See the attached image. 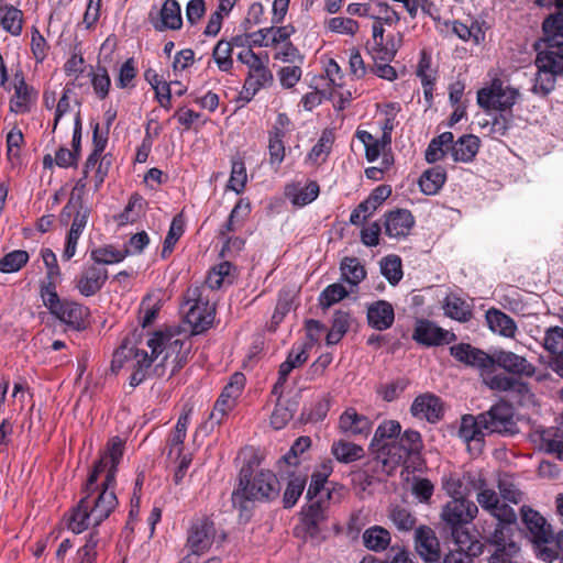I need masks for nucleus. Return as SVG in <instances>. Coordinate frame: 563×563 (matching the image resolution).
Returning <instances> with one entry per match:
<instances>
[{
    "mask_svg": "<svg viewBox=\"0 0 563 563\" xmlns=\"http://www.w3.org/2000/svg\"><path fill=\"white\" fill-rule=\"evenodd\" d=\"M486 322L488 328L499 335L506 338H514L517 332V324L515 320L503 312L501 310L492 308L486 311Z\"/></svg>",
    "mask_w": 563,
    "mask_h": 563,
    "instance_id": "nucleus-34",
    "label": "nucleus"
},
{
    "mask_svg": "<svg viewBox=\"0 0 563 563\" xmlns=\"http://www.w3.org/2000/svg\"><path fill=\"white\" fill-rule=\"evenodd\" d=\"M520 512L537 558L545 562H552L555 556L553 548L555 537H553L551 526L544 517L528 506H522Z\"/></svg>",
    "mask_w": 563,
    "mask_h": 563,
    "instance_id": "nucleus-4",
    "label": "nucleus"
},
{
    "mask_svg": "<svg viewBox=\"0 0 563 563\" xmlns=\"http://www.w3.org/2000/svg\"><path fill=\"white\" fill-rule=\"evenodd\" d=\"M327 518V505L322 497L316 500H309V504L302 508L301 522L306 532L311 538H316L320 533V527Z\"/></svg>",
    "mask_w": 563,
    "mask_h": 563,
    "instance_id": "nucleus-26",
    "label": "nucleus"
},
{
    "mask_svg": "<svg viewBox=\"0 0 563 563\" xmlns=\"http://www.w3.org/2000/svg\"><path fill=\"white\" fill-rule=\"evenodd\" d=\"M446 180V172L442 166L431 167L422 173L419 187L424 195L432 196L440 191Z\"/></svg>",
    "mask_w": 563,
    "mask_h": 563,
    "instance_id": "nucleus-36",
    "label": "nucleus"
},
{
    "mask_svg": "<svg viewBox=\"0 0 563 563\" xmlns=\"http://www.w3.org/2000/svg\"><path fill=\"white\" fill-rule=\"evenodd\" d=\"M412 339L424 346H439L450 344L456 340V335L438 327L428 319H419L416 322Z\"/></svg>",
    "mask_w": 563,
    "mask_h": 563,
    "instance_id": "nucleus-15",
    "label": "nucleus"
},
{
    "mask_svg": "<svg viewBox=\"0 0 563 563\" xmlns=\"http://www.w3.org/2000/svg\"><path fill=\"white\" fill-rule=\"evenodd\" d=\"M519 96L518 89L505 86L500 79H494L488 87L477 91V104L484 110L506 112L511 110Z\"/></svg>",
    "mask_w": 563,
    "mask_h": 563,
    "instance_id": "nucleus-8",
    "label": "nucleus"
},
{
    "mask_svg": "<svg viewBox=\"0 0 563 563\" xmlns=\"http://www.w3.org/2000/svg\"><path fill=\"white\" fill-rule=\"evenodd\" d=\"M497 366L508 374L518 377H532L536 374V366L525 356L511 351L499 350L493 353V368Z\"/></svg>",
    "mask_w": 563,
    "mask_h": 563,
    "instance_id": "nucleus-16",
    "label": "nucleus"
},
{
    "mask_svg": "<svg viewBox=\"0 0 563 563\" xmlns=\"http://www.w3.org/2000/svg\"><path fill=\"white\" fill-rule=\"evenodd\" d=\"M235 401V399L231 397L227 398L224 393H221L213 406V410L209 416L211 428H213L216 424L219 426L222 422L223 418L234 408Z\"/></svg>",
    "mask_w": 563,
    "mask_h": 563,
    "instance_id": "nucleus-58",
    "label": "nucleus"
},
{
    "mask_svg": "<svg viewBox=\"0 0 563 563\" xmlns=\"http://www.w3.org/2000/svg\"><path fill=\"white\" fill-rule=\"evenodd\" d=\"M306 478L296 476L289 479L284 493L283 504L285 508H291L296 505L303 493Z\"/></svg>",
    "mask_w": 563,
    "mask_h": 563,
    "instance_id": "nucleus-59",
    "label": "nucleus"
},
{
    "mask_svg": "<svg viewBox=\"0 0 563 563\" xmlns=\"http://www.w3.org/2000/svg\"><path fill=\"white\" fill-rule=\"evenodd\" d=\"M542 446L548 453L556 454L563 461V440L559 435V429H547L541 433Z\"/></svg>",
    "mask_w": 563,
    "mask_h": 563,
    "instance_id": "nucleus-60",
    "label": "nucleus"
},
{
    "mask_svg": "<svg viewBox=\"0 0 563 563\" xmlns=\"http://www.w3.org/2000/svg\"><path fill=\"white\" fill-rule=\"evenodd\" d=\"M87 178L88 175L82 174V177L76 181L68 202L63 207L59 214V221L63 225H67L71 219L74 206H86L84 203V195L87 187Z\"/></svg>",
    "mask_w": 563,
    "mask_h": 563,
    "instance_id": "nucleus-40",
    "label": "nucleus"
},
{
    "mask_svg": "<svg viewBox=\"0 0 563 563\" xmlns=\"http://www.w3.org/2000/svg\"><path fill=\"white\" fill-rule=\"evenodd\" d=\"M398 443L401 445V449H404L408 459L420 454L423 448L420 433L410 429L406 430L402 435L398 438Z\"/></svg>",
    "mask_w": 563,
    "mask_h": 563,
    "instance_id": "nucleus-55",
    "label": "nucleus"
},
{
    "mask_svg": "<svg viewBox=\"0 0 563 563\" xmlns=\"http://www.w3.org/2000/svg\"><path fill=\"white\" fill-rule=\"evenodd\" d=\"M42 301L49 312L63 323L75 330L85 328V321L89 314L87 307L75 301L60 300L58 294L53 292L52 289L46 297L42 298Z\"/></svg>",
    "mask_w": 563,
    "mask_h": 563,
    "instance_id": "nucleus-7",
    "label": "nucleus"
},
{
    "mask_svg": "<svg viewBox=\"0 0 563 563\" xmlns=\"http://www.w3.org/2000/svg\"><path fill=\"white\" fill-rule=\"evenodd\" d=\"M402 34L389 35L387 38L382 37L379 41L372 40L366 45V51L374 62L390 63L401 46Z\"/></svg>",
    "mask_w": 563,
    "mask_h": 563,
    "instance_id": "nucleus-27",
    "label": "nucleus"
},
{
    "mask_svg": "<svg viewBox=\"0 0 563 563\" xmlns=\"http://www.w3.org/2000/svg\"><path fill=\"white\" fill-rule=\"evenodd\" d=\"M148 20L157 32L181 29L183 18L179 2L177 0H165L158 12H150Z\"/></svg>",
    "mask_w": 563,
    "mask_h": 563,
    "instance_id": "nucleus-18",
    "label": "nucleus"
},
{
    "mask_svg": "<svg viewBox=\"0 0 563 563\" xmlns=\"http://www.w3.org/2000/svg\"><path fill=\"white\" fill-rule=\"evenodd\" d=\"M30 255L24 250H14L0 260V272L11 274L19 272L27 262Z\"/></svg>",
    "mask_w": 563,
    "mask_h": 563,
    "instance_id": "nucleus-53",
    "label": "nucleus"
},
{
    "mask_svg": "<svg viewBox=\"0 0 563 563\" xmlns=\"http://www.w3.org/2000/svg\"><path fill=\"white\" fill-rule=\"evenodd\" d=\"M413 224L415 218L409 210L396 209L386 214L385 234L394 239L406 238Z\"/></svg>",
    "mask_w": 563,
    "mask_h": 563,
    "instance_id": "nucleus-28",
    "label": "nucleus"
},
{
    "mask_svg": "<svg viewBox=\"0 0 563 563\" xmlns=\"http://www.w3.org/2000/svg\"><path fill=\"white\" fill-rule=\"evenodd\" d=\"M233 265L228 262H221L216 265L208 274L206 278V286L212 290L220 289L224 285H231L233 283Z\"/></svg>",
    "mask_w": 563,
    "mask_h": 563,
    "instance_id": "nucleus-41",
    "label": "nucleus"
},
{
    "mask_svg": "<svg viewBox=\"0 0 563 563\" xmlns=\"http://www.w3.org/2000/svg\"><path fill=\"white\" fill-rule=\"evenodd\" d=\"M479 150V139L473 134L461 136L453 141L450 153L454 162L471 163Z\"/></svg>",
    "mask_w": 563,
    "mask_h": 563,
    "instance_id": "nucleus-33",
    "label": "nucleus"
},
{
    "mask_svg": "<svg viewBox=\"0 0 563 563\" xmlns=\"http://www.w3.org/2000/svg\"><path fill=\"white\" fill-rule=\"evenodd\" d=\"M374 460L380 465L382 471L390 475L398 466L406 463L408 457L398 441L371 446Z\"/></svg>",
    "mask_w": 563,
    "mask_h": 563,
    "instance_id": "nucleus-19",
    "label": "nucleus"
},
{
    "mask_svg": "<svg viewBox=\"0 0 563 563\" xmlns=\"http://www.w3.org/2000/svg\"><path fill=\"white\" fill-rule=\"evenodd\" d=\"M536 66L542 69L563 75V46L545 45L536 58Z\"/></svg>",
    "mask_w": 563,
    "mask_h": 563,
    "instance_id": "nucleus-35",
    "label": "nucleus"
},
{
    "mask_svg": "<svg viewBox=\"0 0 563 563\" xmlns=\"http://www.w3.org/2000/svg\"><path fill=\"white\" fill-rule=\"evenodd\" d=\"M485 486V479L472 472H466L462 476L450 475L443 479V489L452 499L467 498L474 489Z\"/></svg>",
    "mask_w": 563,
    "mask_h": 563,
    "instance_id": "nucleus-20",
    "label": "nucleus"
},
{
    "mask_svg": "<svg viewBox=\"0 0 563 563\" xmlns=\"http://www.w3.org/2000/svg\"><path fill=\"white\" fill-rule=\"evenodd\" d=\"M347 296V290L341 284H331L325 287L319 297V302L323 308H329Z\"/></svg>",
    "mask_w": 563,
    "mask_h": 563,
    "instance_id": "nucleus-63",
    "label": "nucleus"
},
{
    "mask_svg": "<svg viewBox=\"0 0 563 563\" xmlns=\"http://www.w3.org/2000/svg\"><path fill=\"white\" fill-rule=\"evenodd\" d=\"M410 411L413 417L426 419L434 423L443 416V407L439 397L432 394H422L413 400Z\"/></svg>",
    "mask_w": 563,
    "mask_h": 563,
    "instance_id": "nucleus-25",
    "label": "nucleus"
},
{
    "mask_svg": "<svg viewBox=\"0 0 563 563\" xmlns=\"http://www.w3.org/2000/svg\"><path fill=\"white\" fill-rule=\"evenodd\" d=\"M22 11L13 5L0 8V25L8 33L18 36L22 32Z\"/></svg>",
    "mask_w": 563,
    "mask_h": 563,
    "instance_id": "nucleus-46",
    "label": "nucleus"
},
{
    "mask_svg": "<svg viewBox=\"0 0 563 563\" xmlns=\"http://www.w3.org/2000/svg\"><path fill=\"white\" fill-rule=\"evenodd\" d=\"M380 273L390 285H397L402 278L401 258L398 255H388L380 260Z\"/></svg>",
    "mask_w": 563,
    "mask_h": 563,
    "instance_id": "nucleus-52",
    "label": "nucleus"
},
{
    "mask_svg": "<svg viewBox=\"0 0 563 563\" xmlns=\"http://www.w3.org/2000/svg\"><path fill=\"white\" fill-rule=\"evenodd\" d=\"M373 421L365 415L358 413L355 408H346L339 417L338 428L347 437L367 438L372 431Z\"/></svg>",
    "mask_w": 563,
    "mask_h": 563,
    "instance_id": "nucleus-21",
    "label": "nucleus"
},
{
    "mask_svg": "<svg viewBox=\"0 0 563 563\" xmlns=\"http://www.w3.org/2000/svg\"><path fill=\"white\" fill-rule=\"evenodd\" d=\"M334 143V133L327 129L324 130L318 142L313 145L311 151L308 154V161H310L313 164H320L325 162L327 157L329 156L332 145Z\"/></svg>",
    "mask_w": 563,
    "mask_h": 563,
    "instance_id": "nucleus-48",
    "label": "nucleus"
},
{
    "mask_svg": "<svg viewBox=\"0 0 563 563\" xmlns=\"http://www.w3.org/2000/svg\"><path fill=\"white\" fill-rule=\"evenodd\" d=\"M185 232V221L181 214H177L173 218L172 223L169 225V230L167 232V235L165 236L164 243H163V250H162V257L166 258L168 257L178 242V240L181 238V235Z\"/></svg>",
    "mask_w": 563,
    "mask_h": 563,
    "instance_id": "nucleus-51",
    "label": "nucleus"
},
{
    "mask_svg": "<svg viewBox=\"0 0 563 563\" xmlns=\"http://www.w3.org/2000/svg\"><path fill=\"white\" fill-rule=\"evenodd\" d=\"M543 346L551 354L563 356V329L560 327L548 329Z\"/></svg>",
    "mask_w": 563,
    "mask_h": 563,
    "instance_id": "nucleus-62",
    "label": "nucleus"
},
{
    "mask_svg": "<svg viewBox=\"0 0 563 563\" xmlns=\"http://www.w3.org/2000/svg\"><path fill=\"white\" fill-rule=\"evenodd\" d=\"M479 421L488 434L514 435L519 432L514 408L507 401H499L482 412Z\"/></svg>",
    "mask_w": 563,
    "mask_h": 563,
    "instance_id": "nucleus-9",
    "label": "nucleus"
},
{
    "mask_svg": "<svg viewBox=\"0 0 563 563\" xmlns=\"http://www.w3.org/2000/svg\"><path fill=\"white\" fill-rule=\"evenodd\" d=\"M340 269L342 278L353 286L358 285L366 277L365 267L354 256L344 257L341 261Z\"/></svg>",
    "mask_w": 563,
    "mask_h": 563,
    "instance_id": "nucleus-44",
    "label": "nucleus"
},
{
    "mask_svg": "<svg viewBox=\"0 0 563 563\" xmlns=\"http://www.w3.org/2000/svg\"><path fill=\"white\" fill-rule=\"evenodd\" d=\"M516 377L512 375H506L505 373L494 374L493 369H488L486 373H483V382L484 384L494 391L498 393H509L512 383Z\"/></svg>",
    "mask_w": 563,
    "mask_h": 563,
    "instance_id": "nucleus-54",
    "label": "nucleus"
},
{
    "mask_svg": "<svg viewBox=\"0 0 563 563\" xmlns=\"http://www.w3.org/2000/svg\"><path fill=\"white\" fill-rule=\"evenodd\" d=\"M91 85L95 93L99 99H104L109 95L111 79L103 66H97V68L90 74Z\"/></svg>",
    "mask_w": 563,
    "mask_h": 563,
    "instance_id": "nucleus-57",
    "label": "nucleus"
},
{
    "mask_svg": "<svg viewBox=\"0 0 563 563\" xmlns=\"http://www.w3.org/2000/svg\"><path fill=\"white\" fill-rule=\"evenodd\" d=\"M147 346L154 356L165 353L163 361L172 360L175 364L173 371L181 367L187 362L190 351L188 341L178 338L170 332L156 331L147 340Z\"/></svg>",
    "mask_w": 563,
    "mask_h": 563,
    "instance_id": "nucleus-6",
    "label": "nucleus"
},
{
    "mask_svg": "<svg viewBox=\"0 0 563 563\" xmlns=\"http://www.w3.org/2000/svg\"><path fill=\"white\" fill-rule=\"evenodd\" d=\"M38 92L29 86L22 71L14 75V95L10 100V109L15 113H26L37 99Z\"/></svg>",
    "mask_w": 563,
    "mask_h": 563,
    "instance_id": "nucleus-24",
    "label": "nucleus"
},
{
    "mask_svg": "<svg viewBox=\"0 0 563 563\" xmlns=\"http://www.w3.org/2000/svg\"><path fill=\"white\" fill-rule=\"evenodd\" d=\"M558 12L542 23L544 45L563 46V0H555Z\"/></svg>",
    "mask_w": 563,
    "mask_h": 563,
    "instance_id": "nucleus-31",
    "label": "nucleus"
},
{
    "mask_svg": "<svg viewBox=\"0 0 563 563\" xmlns=\"http://www.w3.org/2000/svg\"><path fill=\"white\" fill-rule=\"evenodd\" d=\"M216 538L214 522L208 516L192 519L187 532L186 545L192 555H202L210 550Z\"/></svg>",
    "mask_w": 563,
    "mask_h": 563,
    "instance_id": "nucleus-11",
    "label": "nucleus"
},
{
    "mask_svg": "<svg viewBox=\"0 0 563 563\" xmlns=\"http://www.w3.org/2000/svg\"><path fill=\"white\" fill-rule=\"evenodd\" d=\"M124 454V441L115 435L108 440L106 450L100 459L95 463L91 471H96L100 465L99 477L108 478V482H117L118 466Z\"/></svg>",
    "mask_w": 563,
    "mask_h": 563,
    "instance_id": "nucleus-13",
    "label": "nucleus"
},
{
    "mask_svg": "<svg viewBox=\"0 0 563 563\" xmlns=\"http://www.w3.org/2000/svg\"><path fill=\"white\" fill-rule=\"evenodd\" d=\"M320 192V187L317 181H309L305 187L297 189L296 187H288L286 195L290 198L292 205L297 207H305L317 199Z\"/></svg>",
    "mask_w": 563,
    "mask_h": 563,
    "instance_id": "nucleus-43",
    "label": "nucleus"
},
{
    "mask_svg": "<svg viewBox=\"0 0 563 563\" xmlns=\"http://www.w3.org/2000/svg\"><path fill=\"white\" fill-rule=\"evenodd\" d=\"M415 548L417 553L429 563H439L441 551L435 532L427 526H420L415 531Z\"/></svg>",
    "mask_w": 563,
    "mask_h": 563,
    "instance_id": "nucleus-23",
    "label": "nucleus"
},
{
    "mask_svg": "<svg viewBox=\"0 0 563 563\" xmlns=\"http://www.w3.org/2000/svg\"><path fill=\"white\" fill-rule=\"evenodd\" d=\"M99 465L96 471H90L85 486L81 489V498L73 508L68 529L76 534L98 527L107 520L119 505L114 488L117 482H108V478L99 477Z\"/></svg>",
    "mask_w": 563,
    "mask_h": 563,
    "instance_id": "nucleus-1",
    "label": "nucleus"
},
{
    "mask_svg": "<svg viewBox=\"0 0 563 563\" xmlns=\"http://www.w3.org/2000/svg\"><path fill=\"white\" fill-rule=\"evenodd\" d=\"M537 68L538 74L534 79L533 92L547 96L555 88L556 77L559 75L555 73L547 71L542 69V67Z\"/></svg>",
    "mask_w": 563,
    "mask_h": 563,
    "instance_id": "nucleus-61",
    "label": "nucleus"
},
{
    "mask_svg": "<svg viewBox=\"0 0 563 563\" xmlns=\"http://www.w3.org/2000/svg\"><path fill=\"white\" fill-rule=\"evenodd\" d=\"M279 492L280 483L272 471L261 470L250 475L249 470L242 468L239 487L232 493V504L240 511H246L251 503L271 501Z\"/></svg>",
    "mask_w": 563,
    "mask_h": 563,
    "instance_id": "nucleus-3",
    "label": "nucleus"
},
{
    "mask_svg": "<svg viewBox=\"0 0 563 563\" xmlns=\"http://www.w3.org/2000/svg\"><path fill=\"white\" fill-rule=\"evenodd\" d=\"M157 357L158 356H154L152 353L148 355L145 350L134 349L123 343L113 353L111 369L112 372H119L126 366L131 371H141L143 374L147 375L152 363Z\"/></svg>",
    "mask_w": 563,
    "mask_h": 563,
    "instance_id": "nucleus-12",
    "label": "nucleus"
},
{
    "mask_svg": "<svg viewBox=\"0 0 563 563\" xmlns=\"http://www.w3.org/2000/svg\"><path fill=\"white\" fill-rule=\"evenodd\" d=\"M514 527L496 523L492 532L486 533V542L496 548L489 558V563H516L514 558L520 551V547L512 539Z\"/></svg>",
    "mask_w": 563,
    "mask_h": 563,
    "instance_id": "nucleus-10",
    "label": "nucleus"
},
{
    "mask_svg": "<svg viewBox=\"0 0 563 563\" xmlns=\"http://www.w3.org/2000/svg\"><path fill=\"white\" fill-rule=\"evenodd\" d=\"M453 143V133L452 132H443L437 137H433L424 153L426 161L430 164H433L440 159H442L448 150H450L451 144Z\"/></svg>",
    "mask_w": 563,
    "mask_h": 563,
    "instance_id": "nucleus-42",
    "label": "nucleus"
},
{
    "mask_svg": "<svg viewBox=\"0 0 563 563\" xmlns=\"http://www.w3.org/2000/svg\"><path fill=\"white\" fill-rule=\"evenodd\" d=\"M331 452L339 462L346 464L362 459L364 453L362 446L345 440L333 442Z\"/></svg>",
    "mask_w": 563,
    "mask_h": 563,
    "instance_id": "nucleus-45",
    "label": "nucleus"
},
{
    "mask_svg": "<svg viewBox=\"0 0 563 563\" xmlns=\"http://www.w3.org/2000/svg\"><path fill=\"white\" fill-rule=\"evenodd\" d=\"M102 543L100 530H90L85 537V544L77 550L76 563H97L98 550Z\"/></svg>",
    "mask_w": 563,
    "mask_h": 563,
    "instance_id": "nucleus-38",
    "label": "nucleus"
},
{
    "mask_svg": "<svg viewBox=\"0 0 563 563\" xmlns=\"http://www.w3.org/2000/svg\"><path fill=\"white\" fill-rule=\"evenodd\" d=\"M451 355L466 365L479 368L483 373L493 369V354H488L471 344L460 343L450 347Z\"/></svg>",
    "mask_w": 563,
    "mask_h": 563,
    "instance_id": "nucleus-22",
    "label": "nucleus"
},
{
    "mask_svg": "<svg viewBox=\"0 0 563 563\" xmlns=\"http://www.w3.org/2000/svg\"><path fill=\"white\" fill-rule=\"evenodd\" d=\"M108 279V271L103 266L86 263L76 276L75 288L85 297L95 296L104 286Z\"/></svg>",
    "mask_w": 563,
    "mask_h": 563,
    "instance_id": "nucleus-14",
    "label": "nucleus"
},
{
    "mask_svg": "<svg viewBox=\"0 0 563 563\" xmlns=\"http://www.w3.org/2000/svg\"><path fill=\"white\" fill-rule=\"evenodd\" d=\"M232 48L225 40H221L213 48L212 57L221 71H230L233 67Z\"/></svg>",
    "mask_w": 563,
    "mask_h": 563,
    "instance_id": "nucleus-56",
    "label": "nucleus"
},
{
    "mask_svg": "<svg viewBox=\"0 0 563 563\" xmlns=\"http://www.w3.org/2000/svg\"><path fill=\"white\" fill-rule=\"evenodd\" d=\"M181 311L194 334L205 332L213 322L214 309L208 299L202 298V290L198 286L188 288Z\"/></svg>",
    "mask_w": 563,
    "mask_h": 563,
    "instance_id": "nucleus-5",
    "label": "nucleus"
},
{
    "mask_svg": "<svg viewBox=\"0 0 563 563\" xmlns=\"http://www.w3.org/2000/svg\"><path fill=\"white\" fill-rule=\"evenodd\" d=\"M125 257L126 252L118 250L111 244L93 249L90 253L92 264H97L99 266L117 264L122 262Z\"/></svg>",
    "mask_w": 563,
    "mask_h": 563,
    "instance_id": "nucleus-49",
    "label": "nucleus"
},
{
    "mask_svg": "<svg viewBox=\"0 0 563 563\" xmlns=\"http://www.w3.org/2000/svg\"><path fill=\"white\" fill-rule=\"evenodd\" d=\"M364 547L374 552L385 551L391 541L390 533L387 529L380 526H373L363 532Z\"/></svg>",
    "mask_w": 563,
    "mask_h": 563,
    "instance_id": "nucleus-39",
    "label": "nucleus"
},
{
    "mask_svg": "<svg viewBox=\"0 0 563 563\" xmlns=\"http://www.w3.org/2000/svg\"><path fill=\"white\" fill-rule=\"evenodd\" d=\"M393 523L401 531H410L416 525V518L402 507H394L389 515Z\"/></svg>",
    "mask_w": 563,
    "mask_h": 563,
    "instance_id": "nucleus-64",
    "label": "nucleus"
},
{
    "mask_svg": "<svg viewBox=\"0 0 563 563\" xmlns=\"http://www.w3.org/2000/svg\"><path fill=\"white\" fill-rule=\"evenodd\" d=\"M478 514L477 505L468 498H456L446 501L441 510V520L457 547L466 548L473 554H482V543L467 528Z\"/></svg>",
    "mask_w": 563,
    "mask_h": 563,
    "instance_id": "nucleus-2",
    "label": "nucleus"
},
{
    "mask_svg": "<svg viewBox=\"0 0 563 563\" xmlns=\"http://www.w3.org/2000/svg\"><path fill=\"white\" fill-rule=\"evenodd\" d=\"M443 308L448 317L460 322H466L473 316L471 306L456 296H448Z\"/></svg>",
    "mask_w": 563,
    "mask_h": 563,
    "instance_id": "nucleus-47",
    "label": "nucleus"
},
{
    "mask_svg": "<svg viewBox=\"0 0 563 563\" xmlns=\"http://www.w3.org/2000/svg\"><path fill=\"white\" fill-rule=\"evenodd\" d=\"M91 209L88 206H74L73 221L65 239L63 261H70L77 251L78 241L88 223Z\"/></svg>",
    "mask_w": 563,
    "mask_h": 563,
    "instance_id": "nucleus-17",
    "label": "nucleus"
},
{
    "mask_svg": "<svg viewBox=\"0 0 563 563\" xmlns=\"http://www.w3.org/2000/svg\"><path fill=\"white\" fill-rule=\"evenodd\" d=\"M41 257L46 267V282L41 285L40 291L41 298H43L44 296L46 297L51 288L53 292H57L56 287L62 279V272L57 263L56 254L51 249H42Z\"/></svg>",
    "mask_w": 563,
    "mask_h": 563,
    "instance_id": "nucleus-32",
    "label": "nucleus"
},
{
    "mask_svg": "<svg viewBox=\"0 0 563 563\" xmlns=\"http://www.w3.org/2000/svg\"><path fill=\"white\" fill-rule=\"evenodd\" d=\"M395 320V311L388 301L377 300L367 308V322L377 331L389 329Z\"/></svg>",
    "mask_w": 563,
    "mask_h": 563,
    "instance_id": "nucleus-30",
    "label": "nucleus"
},
{
    "mask_svg": "<svg viewBox=\"0 0 563 563\" xmlns=\"http://www.w3.org/2000/svg\"><path fill=\"white\" fill-rule=\"evenodd\" d=\"M401 432V426L396 420H384L375 430L374 437L371 441V446L398 441Z\"/></svg>",
    "mask_w": 563,
    "mask_h": 563,
    "instance_id": "nucleus-50",
    "label": "nucleus"
},
{
    "mask_svg": "<svg viewBox=\"0 0 563 563\" xmlns=\"http://www.w3.org/2000/svg\"><path fill=\"white\" fill-rule=\"evenodd\" d=\"M192 412V408H184V411L178 417V420L176 422V426L174 430L170 432L167 439V457L173 459L175 457L178 460L180 455H183V449H184V441L186 439L187 434V428L190 422V416Z\"/></svg>",
    "mask_w": 563,
    "mask_h": 563,
    "instance_id": "nucleus-29",
    "label": "nucleus"
},
{
    "mask_svg": "<svg viewBox=\"0 0 563 563\" xmlns=\"http://www.w3.org/2000/svg\"><path fill=\"white\" fill-rule=\"evenodd\" d=\"M481 420V413L477 416L465 415L461 419V424L459 429V437L465 441H483L484 437L487 433L486 429L483 427V422Z\"/></svg>",
    "mask_w": 563,
    "mask_h": 563,
    "instance_id": "nucleus-37",
    "label": "nucleus"
}]
</instances>
